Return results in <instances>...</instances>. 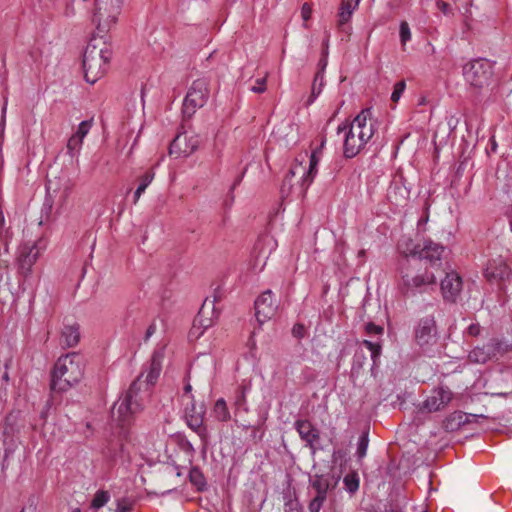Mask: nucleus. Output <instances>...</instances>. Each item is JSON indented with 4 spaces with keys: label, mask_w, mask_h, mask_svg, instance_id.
<instances>
[{
    "label": "nucleus",
    "mask_w": 512,
    "mask_h": 512,
    "mask_svg": "<svg viewBox=\"0 0 512 512\" xmlns=\"http://www.w3.org/2000/svg\"><path fill=\"white\" fill-rule=\"evenodd\" d=\"M295 427L301 439L305 441L310 447H312L313 443L318 440L319 433L310 421L298 420L295 423Z\"/></svg>",
    "instance_id": "b1692460"
},
{
    "label": "nucleus",
    "mask_w": 512,
    "mask_h": 512,
    "mask_svg": "<svg viewBox=\"0 0 512 512\" xmlns=\"http://www.w3.org/2000/svg\"><path fill=\"white\" fill-rule=\"evenodd\" d=\"M415 341L420 347L430 346L436 341V322L433 316H426L419 320L415 331Z\"/></svg>",
    "instance_id": "ddd939ff"
},
{
    "label": "nucleus",
    "mask_w": 512,
    "mask_h": 512,
    "mask_svg": "<svg viewBox=\"0 0 512 512\" xmlns=\"http://www.w3.org/2000/svg\"><path fill=\"white\" fill-rule=\"evenodd\" d=\"M493 63L484 58L473 59L463 67L465 81L474 89L488 87L493 80Z\"/></svg>",
    "instance_id": "423d86ee"
},
{
    "label": "nucleus",
    "mask_w": 512,
    "mask_h": 512,
    "mask_svg": "<svg viewBox=\"0 0 512 512\" xmlns=\"http://www.w3.org/2000/svg\"><path fill=\"white\" fill-rule=\"evenodd\" d=\"M91 127H92V120H84L79 124L78 129L74 133V135L76 137H78L83 142V139L89 133V130L91 129Z\"/></svg>",
    "instance_id": "4c0bfd02"
},
{
    "label": "nucleus",
    "mask_w": 512,
    "mask_h": 512,
    "mask_svg": "<svg viewBox=\"0 0 512 512\" xmlns=\"http://www.w3.org/2000/svg\"><path fill=\"white\" fill-rule=\"evenodd\" d=\"M80 326L78 323H65L60 332L59 344L63 349L72 348L80 342Z\"/></svg>",
    "instance_id": "f3484780"
},
{
    "label": "nucleus",
    "mask_w": 512,
    "mask_h": 512,
    "mask_svg": "<svg viewBox=\"0 0 512 512\" xmlns=\"http://www.w3.org/2000/svg\"><path fill=\"white\" fill-rule=\"evenodd\" d=\"M405 88H406V83L404 80L397 82L394 85L393 92L391 95V100L393 102H398V100L401 98L402 94L404 93Z\"/></svg>",
    "instance_id": "ea45409f"
},
{
    "label": "nucleus",
    "mask_w": 512,
    "mask_h": 512,
    "mask_svg": "<svg viewBox=\"0 0 512 512\" xmlns=\"http://www.w3.org/2000/svg\"><path fill=\"white\" fill-rule=\"evenodd\" d=\"M384 331L383 327L376 325L372 322L367 323L365 326V332L369 335H378L382 334Z\"/></svg>",
    "instance_id": "c03bdc74"
},
{
    "label": "nucleus",
    "mask_w": 512,
    "mask_h": 512,
    "mask_svg": "<svg viewBox=\"0 0 512 512\" xmlns=\"http://www.w3.org/2000/svg\"><path fill=\"white\" fill-rule=\"evenodd\" d=\"M239 181H240V179H238L237 181H235V182H234V184H233V186L231 187V191H230V194H231V196H230V202H229V203H228V202H226V203H225V205H226V206H227V205H231V204H232V202H233V200H234V196H233V189L235 188V186H236V185H238V184H239Z\"/></svg>",
    "instance_id": "864d4df0"
},
{
    "label": "nucleus",
    "mask_w": 512,
    "mask_h": 512,
    "mask_svg": "<svg viewBox=\"0 0 512 512\" xmlns=\"http://www.w3.org/2000/svg\"><path fill=\"white\" fill-rule=\"evenodd\" d=\"M340 480V475L333 472L326 474H315L311 480V486L316 491V495L327 498L329 490L336 488Z\"/></svg>",
    "instance_id": "2eb2a0df"
},
{
    "label": "nucleus",
    "mask_w": 512,
    "mask_h": 512,
    "mask_svg": "<svg viewBox=\"0 0 512 512\" xmlns=\"http://www.w3.org/2000/svg\"><path fill=\"white\" fill-rule=\"evenodd\" d=\"M122 0H95L93 22L98 33H106L120 15Z\"/></svg>",
    "instance_id": "0eeeda50"
},
{
    "label": "nucleus",
    "mask_w": 512,
    "mask_h": 512,
    "mask_svg": "<svg viewBox=\"0 0 512 512\" xmlns=\"http://www.w3.org/2000/svg\"><path fill=\"white\" fill-rule=\"evenodd\" d=\"M495 147H496V143L493 142L492 148L495 149Z\"/></svg>",
    "instance_id": "052dcab7"
},
{
    "label": "nucleus",
    "mask_w": 512,
    "mask_h": 512,
    "mask_svg": "<svg viewBox=\"0 0 512 512\" xmlns=\"http://www.w3.org/2000/svg\"><path fill=\"white\" fill-rule=\"evenodd\" d=\"M319 65L322 67V70L325 69L326 65H327V60L325 57H323L320 61H319Z\"/></svg>",
    "instance_id": "5fc2aeb1"
},
{
    "label": "nucleus",
    "mask_w": 512,
    "mask_h": 512,
    "mask_svg": "<svg viewBox=\"0 0 512 512\" xmlns=\"http://www.w3.org/2000/svg\"><path fill=\"white\" fill-rule=\"evenodd\" d=\"M429 209H430V204L428 202V200L425 201V204H424V212H423V215L420 217V219L418 220V227H422L423 225H425L428 220H429Z\"/></svg>",
    "instance_id": "a18cd8bd"
},
{
    "label": "nucleus",
    "mask_w": 512,
    "mask_h": 512,
    "mask_svg": "<svg viewBox=\"0 0 512 512\" xmlns=\"http://www.w3.org/2000/svg\"><path fill=\"white\" fill-rule=\"evenodd\" d=\"M266 90V76L258 78L255 81V85L251 87V91L255 93H263Z\"/></svg>",
    "instance_id": "37998d69"
},
{
    "label": "nucleus",
    "mask_w": 512,
    "mask_h": 512,
    "mask_svg": "<svg viewBox=\"0 0 512 512\" xmlns=\"http://www.w3.org/2000/svg\"><path fill=\"white\" fill-rule=\"evenodd\" d=\"M358 256H364V251H360Z\"/></svg>",
    "instance_id": "13d9d810"
},
{
    "label": "nucleus",
    "mask_w": 512,
    "mask_h": 512,
    "mask_svg": "<svg viewBox=\"0 0 512 512\" xmlns=\"http://www.w3.org/2000/svg\"><path fill=\"white\" fill-rule=\"evenodd\" d=\"M368 444H369V437H368V430H366V431L362 432V434L358 440L356 454H357V457L359 460L363 459L366 456Z\"/></svg>",
    "instance_id": "72a5a7b5"
},
{
    "label": "nucleus",
    "mask_w": 512,
    "mask_h": 512,
    "mask_svg": "<svg viewBox=\"0 0 512 512\" xmlns=\"http://www.w3.org/2000/svg\"><path fill=\"white\" fill-rule=\"evenodd\" d=\"M317 174V166L309 165L308 170L302 165V162L295 160L291 168L286 173L282 185L281 194L287 197L294 193L297 197L303 198L309 186L314 181Z\"/></svg>",
    "instance_id": "39448f33"
},
{
    "label": "nucleus",
    "mask_w": 512,
    "mask_h": 512,
    "mask_svg": "<svg viewBox=\"0 0 512 512\" xmlns=\"http://www.w3.org/2000/svg\"><path fill=\"white\" fill-rule=\"evenodd\" d=\"M400 41L402 45H405L411 39V31L406 21L400 23Z\"/></svg>",
    "instance_id": "a19ab883"
},
{
    "label": "nucleus",
    "mask_w": 512,
    "mask_h": 512,
    "mask_svg": "<svg viewBox=\"0 0 512 512\" xmlns=\"http://www.w3.org/2000/svg\"><path fill=\"white\" fill-rule=\"evenodd\" d=\"M20 512H26V510L23 508Z\"/></svg>",
    "instance_id": "680f3d73"
},
{
    "label": "nucleus",
    "mask_w": 512,
    "mask_h": 512,
    "mask_svg": "<svg viewBox=\"0 0 512 512\" xmlns=\"http://www.w3.org/2000/svg\"><path fill=\"white\" fill-rule=\"evenodd\" d=\"M192 387L190 384H187L185 387H184V390H185V394L186 393H189L191 391Z\"/></svg>",
    "instance_id": "6e6d98bb"
},
{
    "label": "nucleus",
    "mask_w": 512,
    "mask_h": 512,
    "mask_svg": "<svg viewBox=\"0 0 512 512\" xmlns=\"http://www.w3.org/2000/svg\"><path fill=\"white\" fill-rule=\"evenodd\" d=\"M292 334L294 337L301 339L305 336V326L300 323H296L292 328Z\"/></svg>",
    "instance_id": "de8ad7c7"
},
{
    "label": "nucleus",
    "mask_w": 512,
    "mask_h": 512,
    "mask_svg": "<svg viewBox=\"0 0 512 512\" xmlns=\"http://www.w3.org/2000/svg\"><path fill=\"white\" fill-rule=\"evenodd\" d=\"M439 270L445 273V277L441 280L440 284L443 299L450 303H456L463 288L461 276L454 270L449 272L441 268Z\"/></svg>",
    "instance_id": "9d476101"
},
{
    "label": "nucleus",
    "mask_w": 512,
    "mask_h": 512,
    "mask_svg": "<svg viewBox=\"0 0 512 512\" xmlns=\"http://www.w3.org/2000/svg\"><path fill=\"white\" fill-rule=\"evenodd\" d=\"M468 359L472 363L484 364L487 361L493 359V356L490 350H488V346L486 343L483 346L475 347L472 351H470Z\"/></svg>",
    "instance_id": "cd10ccee"
},
{
    "label": "nucleus",
    "mask_w": 512,
    "mask_h": 512,
    "mask_svg": "<svg viewBox=\"0 0 512 512\" xmlns=\"http://www.w3.org/2000/svg\"><path fill=\"white\" fill-rule=\"evenodd\" d=\"M362 344L371 352V358L376 364L380 354H381V345L379 343H374L369 340H363Z\"/></svg>",
    "instance_id": "e433bc0d"
},
{
    "label": "nucleus",
    "mask_w": 512,
    "mask_h": 512,
    "mask_svg": "<svg viewBox=\"0 0 512 512\" xmlns=\"http://www.w3.org/2000/svg\"><path fill=\"white\" fill-rule=\"evenodd\" d=\"M212 417L219 422H228L231 419V414L227 406L226 401L223 398H219L215 403L211 411Z\"/></svg>",
    "instance_id": "bb28decb"
},
{
    "label": "nucleus",
    "mask_w": 512,
    "mask_h": 512,
    "mask_svg": "<svg viewBox=\"0 0 512 512\" xmlns=\"http://www.w3.org/2000/svg\"><path fill=\"white\" fill-rule=\"evenodd\" d=\"M206 304V302L204 303ZM205 315V305L202 306L199 313L195 317L193 321V327L191 329L190 334L195 335L197 334V337H199L204 329H207L209 326H211V320L208 318H204Z\"/></svg>",
    "instance_id": "c85d7f7f"
},
{
    "label": "nucleus",
    "mask_w": 512,
    "mask_h": 512,
    "mask_svg": "<svg viewBox=\"0 0 512 512\" xmlns=\"http://www.w3.org/2000/svg\"><path fill=\"white\" fill-rule=\"evenodd\" d=\"M409 197V191L405 185L398 180H393L387 189L388 201L395 205H403Z\"/></svg>",
    "instance_id": "4be33fe9"
},
{
    "label": "nucleus",
    "mask_w": 512,
    "mask_h": 512,
    "mask_svg": "<svg viewBox=\"0 0 512 512\" xmlns=\"http://www.w3.org/2000/svg\"><path fill=\"white\" fill-rule=\"evenodd\" d=\"M111 57L112 49L109 44L95 38L90 41L83 54L85 80L94 84L102 78L108 71Z\"/></svg>",
    "instance_id": "7ed1b4c3"
},
{
    "label": "nucleus",
    "mask_w": 512,
    "mask_h": 512,
    "mask_svg": "<svg viewBox=\"0 0 512 512\" xmlns=\"http://www.w3.org/2000/svg\"><path fill=\"white\" fill-rule=\"evenodd\" d=\"M488 350H490L493 358L503 356L510 350V347L505 342L498 339H491L487 342Z\"/></svg>",
    "instance_id": "7c9ffc66"
},
{
    "label": "nucleus",
    "mask_w": 512,
    "mask_h": 512,
    "mask_svg": "<svg viewBox=\"0 0 512 512\" xmlns=\"http://www.w3.org/2000/svg\"><path fill=\"white\" fill-rule=\"evenodd\" d=\"M189 480L199 491H203L206 488V479L198 467L191 468L189 472Z\"/></svg>",
    "instance_id": "2f4dec72"
},
{
    "label": "nucleus",
    "mask_w": 512,
    "mask_h": 512,
    "mask_svg": "<svg viewBox=\"0 0 512 512\" xmlns=\"http://www.w3.org/2000/svg\"><path fill=\"white\" fill-rule=\"evenodd\" d=\"M76 512H79V510H77Z\"/></svg>",
    "instance_id": "e2e57ef3"
},
{
    "label": "nucleus",
    "mask_w": 512,
    "mask_h": 512,
    "mask_svg": "<svg viewBox=\"0 0 512 512\" xmlns=\"http://www.w3.org/2000/svg\"><path fill=\"white\" fill-rule=\"evenodd\" d=\"M251 385L250 384H241L239 385L235 392H234V398H233V406L235 409V412L243 410L245 412L248 411L247 408V393L250 391Z\"/></svg>",
    "instance_id": "393cba45"
},
{
    "label": "nucleus",
    "mask_w": 512,
    "mask_h": 512,
    "mask_svg": "<svg viewBox=\"0 0 512 512\" xmlns=\"http://www.w3.org/2000/svg\"><path fill=\"white\" fill-rule=\"evenodd\" d=\"M143 376L144 372L131 383L126 393L119 398L112 408V418L117 421L122 428L129 426L134 415L142 410L143 404L139 397V392L143 384Z\"/></svg>",
    "instance_id": "20e7f679"
},
{
    "label": "nucleus",
    "mask_w": 512,
    "mask_h": 512,
    "mask_svg": "<svg viewBox=\"0 0 512 512\" xmlns=\"http://www.w3.org/2000/svg\"><path fill=\"white\" fill-rule=\"evenodd\" d=\"M312 15V6L309 3H304L301 8V16L304 21H308Z\"/></svg>",
    "instance_id": "09e8293b"
},
{
    "label": "nucleus",
    "mask_w": 512,
    "mask_h": 512,
    "mask_svg": "<svg viewBox=\"0 0 512 512\" xmlns=\"http://www.w3.org/2000/svg\"><path fill=\"white\" fill-rule=\"evenodd\" d=\"M429 260L428 265L425 268V273L423 275H417L413 278V285L415 287H420L422 285H429L436 283L437 276L436 272L439 271L442 266L441 260L442 258H427Z\"/></svg>",
    "instance_id": "6ab92c4d"
},
{
    "label": "nucleus",
    "mask_w": 512,
    "mask_h": 512,
    "mask_svg": "<svg viewBox=\"0 0 512 512\" xmlns=\"http://www.w3.org/2000/svg\"><path fill=\"white\" fill-rule=\"evenodd\" d=\"M343 484L345 490L351 495L355 494L360 485L359 475L356 471H350L348 474L344 476Z\"/></svg>",
    "instance_id": "c756f323"
},
{
    "label": "nucleus",
    "mask_w": 512,
    "mask_h": 512,
    "mask_svg": "<svg viewBox=\"0 0 512 512\" xmlns=\"http://www.w3.org/2000/svg\"><path fill=\"white\" fill-rule=\"evenodd\" d=\"M164 359V351L163 349L155 350L152 354L147 374L145 376L144 382L146 385H154L157 379L160 376L162 371V362Z\"/></svg>",
    "instance_id": "aec40b11"
},
{
    "label": "nucleus",
    "mask_w": 512,
    "mask_h": 512,
    "mask_svg": "<svg viewBox=\"0 0 512 512\" xmlns=\"http://www.w3.org/2000/svg\"><path fill=\"white\" fill-rule=\"evenodd\" d=\"M325 501V497L316 495L309 503V512H319Z\"/></svg>",
    "instance_id": "79ce46f5"
},
{
    "label": "nucleus",
    "mask_w": 512,
    "mask_h": 512,
    "mask_svg": "<svg viewBox=\"0 0 512 512\" xmlns=\"http://www.w3.org/2000/svg\"><path fill=\"white\" fill-rule=\"evenodd\" d=\"M322 85H323V73L321 71H319L316 73V75L314 77L312 91H311L312 97L315 98L316 96H318L321 93Z\"/></svg>",
    "instance_id": "58836bf2"
},
{
    "label": "nucleus",
    "mask_w": 512,
    "mask_h": 512,
    "mask_svg": "<svg viewBox=\"0 0 512 512\" xmlns=\"http://www.w3.org/2000/svg\"><path fill=\"white\" fill-rule=\"evenodd\" d=\"M255 316L260 324L270 320L277 312L278 304L271 290L264 291L255 300Z\"/></svg>",
    "instance_id": "9b49d317"
},
{
    "label": "nucleus",
    "mask_w": 512,
    "mask_h": 512,
    "mask_svg": "<svg viewBox=\"0 0 512 512\" xmlns=\"http://www.w3.org/2000/svg\"><path fill=\"white\" fill-rule=\"evenodd\" d=\"M458 418H459V422H461V419H462L461 413H459V417Z\"/></svg>",
    "instance_id": "bf43d9fd"
},
{
    "label": "nucleus",
    "mask_w": 512,
    "mask_h": 512,
    "mask_svg": "<svg viewBox=\"0 0 512 512\" xmlns=\"http://www.w3.org/2000/svg\"><path fill=\"white\" fill-rule=\"evenodd\" d=\"M445 252V247L435 243L432 240H424L422 247L415 245L409 252H405L403 256H441Z\"/></svg>",
    "instance_id": "412c9836"
},
{
    "label": "nucleus",
    "mask_w": 512,
    "mask_h": 512,
    "mask_svg": "<svg viewBox=\"0 0 512 512\" xmlns=\"http://www.w3.org/2000/svg\"><path fill=\"white\" fill-rule=\"evenodd\" d=\"M205 409L201 404L197 406L192 400L186 404L185 417L187 425L195 431L202 441L206 442L207 430L204 426Z\"/></svg>",
    "instance_id": "f8f14e48"
},
{
    "label": "nucleus",
    "mask_w": 512,
    "mask_h": 512,
    "mask_svg": "<svg viewBox=\"0 0 512 512\" xmlns=\"http://www.w3.org/2000/svg\"><path fill=\"white\" fill-rule=\"evenodd\" d=\"M84 374L83 357L76 352L61 356L56 361L51 375V390L65 392L77 384Z\"/></svg>",
    "instance_id": "f03ea898"
},
{
    "label": "nucleus",
    "mask_w": 512,
    "mask_h": 512,
    "mask_svg": "<svg viewBox=\"0 0 512 512\" xmlns=\"http://www.w3.org/2000/svg\"><path fill=\"white\" fill-rule=\"evenodd\" d=\"M110 500V494L105 490H98L91 502V507L94 509H100L108 503Z\"/></svg>",
    "instance_id": "473e14b6"
},
{
    "label": "nucleus",
    "mask_w": 512,
    "mask_h": 512,
    "mask_svg": "<svg viewBox=\"0 0 512 512\" xmlns=\"http://www.w3.org/2000/svg\"><path fill=\"white\" fill-rule=\"evenodd\" d=\"M199 146L197 137H190L186 134L177 135L169 146V154L175 158L191 155Z\"/></svg>",
    "instance_id": "4468645a"
},
{
    "label": "nucleus",
    "mask_w": 512,
    "mask_h": 512,
    "mask_svg": "<svg viewBox=\"0 0 512 512\" xmlns=\"http://www.w3.org/2000/svg\"><path fill=\"white\" fill-rule=\"evenodd\" d=\"M82 143H83V142H82L78 137H76V136L73 134V135L69 138V140H68V142H67V152H68V154H69L71 157L75 156V155L79 152V150H80V148H81V146H82Z\"/></svg>",
    "instance_id": "c9c22d12"
},
{
    "label": "nucleus",
    "mask_w": 512,
    "mask_h": 512,
    "mask_svg": "<svg viewBox=\"0 0 512 512\" xmlns=\"http://www.w3.org/2000/svg\"><path fill=\"white\" fill-rule=\"evenodd\" d=\"M359 0H341L337 13V28L345 33H349L350 22L353 12L358 7Z\"/></svg>",
    "instance_id": "dca6fc26"
},
{
    "label": "nucleus",
    "mask_w": 512,
    "mask_h": 512,
    "mask_svg": "<svg viewBox=\"0 0 512 512\" xmlns=\"http://www.w3.org/2000/svg\"><path fill=\"white\" fill-rule=\"evenodd\" d=\"M436 6L444 15L452 14V8L450 4L445 2L444 0H437Z\"/></svg>",
    "instance_id": "49530a36"
},
{
    "label": "nucleus",
    "mask_w": 512,
    "mask_h": 512,
    "mask_svg": "<svg viewBox=\"0 0 512 512\" xmlns=\"http://www.w3.org/2000/svg\"><path fill=\"white\" fill-rule=\"evenodd\" d=\"M480 331H481L480 325L477 324V323H473V324L468 326V328L466 330V333L469 336L476 337V336H478L480 334Z\"/></svg>",
    "instance_id": "8fccbe9b"
},
{
    "label": "nucleus",
    "mask_w": 512,
    "mask_h": 512,
    "mask_svg": "<svg viewBox=\"0 0 512 512\" xmlns=\"http://www.w3.org/2000/svg\"><path fill=\"white\" fill-rule=\"evenodd\" d=\"M155 177L153 169L146 170L138 177L139 185L133 195V204H137L141 195L145 192L146 188L152 183Z\"/></svg>",
    "instance_id": "a878e982"
},
{
    "label": "nucleus",
    "mask_w": 512,
    "mask_h": 512,
    "mask_svg": "<svg viewBox=\"0 0 512 512\" xmlns=\"http://www.w3.org/2000/svg\"><path fill=\"white\" fill-rule=\"evenodd\" d=\"M156 332V324L155 323H151L146 332H145V336H144V341H148L150 339V337Z\"/></svg>",
    "instance_id": "3c124183"
},
{
    "label": "nucleus",
    "mask_w": 512,
    "mask_h": 512,
    "mask_svg": "<svg viewBox=\"0 0 512 512\" xmlns=\"http://www.w3.org/2000/svg\"><path fill=\"white\" fill-rule=\"evenodd\" d=\"M425 103H426V98L425 97H421L420 100H419L418 105H424Z\"/></svg>",
    "instance_id": "4d7b16f0"
},
{
    "label": "nucleus",
    "mask_w": 512,
    "mask_h": 512,
    "mask_svg": "<svg viewBox=\"0 0 512 512\" xmlns=\"http://www.w3.org/2000/svg\"><path fill=\"white\" fill-rule=\"evenodd\" d=\"M35 259L36 258H17L16 264L19 273L23 276H27L35 263Z\"/></svg>",
    "instance_id": "f704fd0d"
},
{
    "label": "nucleus",
    "mask_w": 512,
    "mask_h": 512,
    "mask_svg": "<svg viewBox=\"0 0 512 512\" xmlns=\"http://www.w3.org/2000/svg\"><path fill=\"white\" fill-rule=\"evenodd\" d=\"M319 159L316 155V151H313L310 155L309 165L317 166Z\"/></svg>",
    "instance_id": "603ef678"
},
{
    "label": "nucleus",
    "mask_w": 512,
    "mask_h": 512,
    "mask_svg": "<svg viewBox=\"0 0 512 512\" xmlns=\"http://www.w3.org/2000/svg\"><path fill=\"white\" fill-rule=\"evenodd\" d=\"M377 121L372 117L371 108L363 109L350 124L338 126L337 132H344L343 155L353 158L360 153L376 131Z\"/></svg>",
    "instance_id": "f257e3e1"
},
{
    "label": "nucleus",
    "mask_w": 512,
    "mask_h": 512,
    "mask_svg": "<svg viewBox=\"0 0 512 512\" xmlns=\"http://www.w3.org/2000/svg\"><path fill=\"white\" fill-rule=\"evenodd\" d=\"M453 399V392L447 387H438L423 401L419 410L421 412H437L444 410Z\"/></svg>",
    "instance_id": "1a4fd4ad"
},
{
    "label": "nucleus",
    "mask_w": 512,
    "mask_h": 512,
    "mask_svg": "<svg viewBox=\"0 0 512 512\" xmlns=\"http://www.w3.org/2000/svg\"><path fill=\"white\" fill-rule=\"evenodd\" d=\"M510 275V268L504 262L503 258L492 259L488 262L484 276L488 281L504 280Z\"/></svg>",
    "instance_id": "a211bd4d"
},
{
    "label": "nucleus",
    "mask_w": 512,
    "mask_h": 512,
    "mask_svg": "<svg viewBox=\"0 0 512 512\" xmlns=\"http://www.w3.org/2000/svg\"><path fill=\"white\" fill-rule=\"evenodd\" d=\"M210 95L209 80L199 78L192 82L184 98L182 112L185 118H191L199 108H202Z\"/></svg>",
    "instance_id": "6e6552de"
},
{
    "label": "nucleus",
    "mask_w": 512,
    "mask_h": 512,
    "mask_svg": "<svg viewBox=\"0 0 512 512\" xmlns=\"http://www.w3.org/2000/svg\"><path fill=\"white\" fill-rule=\"evenodd\" d=\"M277 247L276 240L269 234L260 235L253 247L254 256H271Z\"/></svg>",
    "instance_id": "5701e85b"
}]
</instances>
